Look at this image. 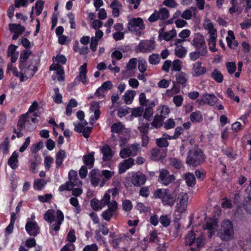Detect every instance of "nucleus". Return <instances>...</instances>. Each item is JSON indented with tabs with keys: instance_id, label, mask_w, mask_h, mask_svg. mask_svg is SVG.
<instances>
[{
	"instance_id": "11",
	"label": "nucleus",
	"mask_w": 251,
	"mask_h": 251,
	"mask_svg": "<svg viewBox=\"0 0 251 251\" xmlns=\"http://www.w3.org/2000/svg\"><path fill=\"white\" fill-rule=\"evenodd\" d=\"M178 202L176 204V208L180 213L184 212L187 207L188 196L184 192H181L178 196Z\"/></svg>"
},
{
	"instance_id": "50",
	"label": "nucleus",
	"mask_w": 251,
	"mask_h": 251,
	"mask_svg": "<svg viewBox=\"0 0 251 251\" xmlns=\"http://www.w3.org/2000/svg\"><path fill=\"white\" fill-rule=\"evenodd\" d=\"M50 70L56 71L57 74L58 75H62L64 73L62 67L60 66L58 63L51 65L50 67Z\"/></svg>"
},
{
	"instance_id": "62",
	"label": "nucleus",
	"mask_w": 251,
	"mask_h": 251,
	"mask_svg": "<svg viewBox=\"0 0 251 251\" xmlns=\"http://www.w3.org/2000/svg\"><path fill=\"white\" fill-rule=\"evenodd\" d=\"M43 147V143L42 142H39L37 144H35L32 145V146L31 147V152L33 153H36L39 150L42 149Z\"/></svg>"
},
{
	"instance_id": "53",
	"label": "nucleus",
	"mask_w": 251,
	"mask_h": 251,
	"mask_svg": "<svg viewBox=\"0 0 251 251\" xmlns=\"http://www.w3.org/2000/svg\"><path fill=\"white\" fill-rule=\"evenodd\" d=\"M182 62L179 60H175L173 61L172 70L173 71H180L181 70Z\"/></svg>"
},
{
	"instance_id": "36",
	"label": "nucleus",
	"mask_w": 251,
	"mask_h": 251,
	"mask_svg": "<svg viewBox=\"0 0 251 251\" xmlns=\"http://www.w3.org/2000/svg\"><path fill=\"white\" fill-rule=\"evenodd\" d=\"M185 179L187 185L193 187L196 184V178L193 174L188 173L185 174Z\"/></svg>"
},
{
	"instance_id": "33",
	"label": "nucleus",
	"mask_w": 251,
	"mask_h": 251,
	"mask_svg": "<svg viewBox=\"0 0 251 251\" xmlns=\"http://www.w3.org/2000/svg\"><path fill=\"white\" fill-rule=\"evenodd\" d=\"M207 53V50H197L195 51L192 52L190 53L189 56L191 60L195 61L199 59L200 56H204Z\"/></svg>"
},
{
	"instance_id": "10",
	"label": "nucleus",
	"mask_w": 251,
	"mask_h": 251,
	"mask_svg": "<svg viewBox=\"0 0 251 251\" xmlns=\"http://www.w3.org/2000/svg\"><path fill=\"white\" fill-rule=\"evenodd\" d=\"M155 48L154 42L152 40H142L136 47V51L146 52L151 51Z\"/></svg>"
},
{
	"instance_id": "20",
	"label": "nucleus",
	"mask_w": 251,
	"mask_h": 251,
	"mask_svg": "<svg viewBox=\"0 0 251 251\" xmlns=\"http://www.w3.org/2000/svg\"><path fill=\"white\" fill-rule=\"evenodd\" d=\"M101 152L103 154L102 160L103 161H108L111 159L113 156L111 149L107 145L103 146L100 149Z\"/></svg>"
},
{
	"instance_id": "30",
	"label": "nucleus",
	"mask_w": 251,
	"mask_h": 251,
	"mask_svg": "<svg viewBox=\"0 0 251 251\" xmlns=\"http://www.w3.org/2000/svg\"><path fill=\"white\" fill-rule=\"evenodd\" d=\"M176 82L181 84L183 86V87H185L186 86L185 84L188 80L187 75L183 72H181L178 73L176 75Z\"/></svg>"
},
{
	"instance_id": "2",
	"label": "nucleus",
	"mask_w": 251,
	"mask_h": 251,
	"mask_svg": "<svg viewBox=\"0 0 251 251\" xmlns=\"http://www.w3.org/2000/svg\"><path fill=\"white\" fill-rule=\"evenodd\" d=\"M38 60L36 57L31 58L30 62L26 64H20V81L23 82L24 78H31L33 76L38 65Z\"/></svg>"
},
{
	"instance_id": "44",
	"label": "nucleus",
	"mask_w": 251,
	"mask_h": 251,
	"mask_svg": "<svg viewBox=\"0 0 251 251\" xmlns=\"http://www.w3.org/2000/svg\"><path fill=\"white\" fill-rule=\"evenodd\" d=\"M31 51L30 50H24L21 54L20 57V64H26L27 63L26 61L29 55L31 54Z\"/></svg>"
},
{
	"instance_id": "41",
	"label": "nucleus",
	"mask_w": 251,
	"mask_h": 251,
	"mask_svg": "<svg viewBox=\"0 0 251 251\" xmlns=\"http://www.w3.org/2000/svg\"><path fill=\"white\" fill-rule=\"evenodd\" d=\"M167 134H164L165 137L160 138L156 140V143L157 145L160 148L167 147L169 145V143L167 141Z\"/></svg>"
},
{
	"instance_id": "46",
	"label": "nucleus",
	"mask_w": 251,
	"mask_h": 251,
	"mask_svg": "<svg viewBox=\"0 0 251 251\" xmlns=\"http://www.w3.org/2000/svg\"><path fill=\"white\" fill-rule=\"evenodd\" d=\"M212 78L217 82L221 83L223 80V75L217 69H215L211 74Z\"/></svg>"
},
{
	"instance_id": "7",
	"label": "nucleus",
	"mask_w": 251,
	"mask_h": 251,
	"mask_svg": "<svg viewBox=\"0 0 251 251\" xmlns=\"http://www.w3.org/2000/svg\"><path fill=\"white\" fill-rule=\"evenodd\" d=\"M108 209L104 211L101 216L103 219L109 221L113 216V213L116 211L118 208L117 202L114 200L108 201V203L106 204Z\"/></svg>"
},
{
	"instance_id": "58",
	"label": "nucleus",
	"mask_w": 251,
	"mask_h": 251,
	"mask_svg": "<svg viewBox=\"0 0 251 251\" xmlns=\"http://www.w3.org/2000/svg\"><path fill=\"white\" fill-rule=\"evenodd\" d=\"M204 27L206 29L208 30L210 35H212V34H217V30L214 28L213 25L211 23L204 25Z\"/></svg>"
},
{
	"instance_id": "35",
	"label": "nucleus",
	"mask_w": 251,
	"mask_h": 251,
	"mask_svg": "<svg viewBox=\"0 0 251 251\" xmlns=\"http://www.w3.org/2000/svg\"><path fill=\"white\" fill-rule=\"evenodd\" d=\"M135 94L136 92L134 90H130L125 93L123 97L126 104H129L131 103Z\"/></svg>"
},
{
	"instance_id": "19",
	"label": "nucleus",
	"mask_w": 251,
	"mask_h": 251,
	"mask_svg": "<svg viewBox=\"0 0 251 251\" xmlns=\"http://www.w3.org/2000/svg\"><path fill=\"white\" fill-rule=\"evenodd\" d=\"M69 181L68 182L72 185V187L79 186L82 184V182L77 177V173L74 170H71L69 173Z\"/></svg>"
},
{
	"instance_id": "38",
	"label": "nucleus",
	"mask_w": 251,
	"mask_h": 251,
	"mask_svg": "<svg viewBox=\"0 0 251 251\" xmlns=\"http://www.w3.org/2000/svg\"><path fill=\"white\" fill-rule=\"evenodd\" d=\"M216 38L217 34H212V35H210V38L208 41L209 49L213 52H215L217 50V49L215 48Z\"/></svg>"
},
{
	"instance_id": "34",
	"label": "nucleus",
	"mask_w": 251,
	"mask_h": 251,
	"mask_svg": "<svg viewBox=\"0 0 251 251\" xmlns=\"http://www.w3.org/2000/svg\"><path fill=\"white\" fill-rule=\"evenodd\" d=\"M190 120L194 123H200L202 121V116L201 111L192 112L190 116Z\"/></svg>"
},
{
	"instance_id": "4",
	"label": "nucleus",
	"mask_w": 251,
	"mask_h": 251,
	"mask_svg": "<svg viewBox=\"0 0 251 251\" xmlns=\"http://www.w3.org/2000/svg\"><path fill=\"white\" fill-rule=\"evenodd\" d=\"M234 235L233 225L229 220H224L221 224V228L218 236L223 241H229L232 239Z\"/></svg>"
},
{
	"instance_id": "16",
	"label": "nucleus",
	"mask_w": 251,
	"mask_h": 251,
	"mask_svg": "<svg viewBox=\"0 0 251 251\" xmlns=\"http://www.w3.org/2000/svg\"><path fill=\"white\" fill-rule=\"evenodd\" d=\"M217 98L214 95L205 94L203 96L201 99L198 100L197 101L200 105L207 103L210 105L213 106L217 102Z\"/></svg>"
},
{
	"instance_id": "22",
	"label": "nucleus",
	"mask_w": 251,
	"mask_h": 251,
	"mask_svg": "<svg viewBox=\"0 0 251 251\" xmlns=\"http://www.w3.org/2000/svg\"><path fill=\"white\" fill-rule=\"evenodd\" d=\"M87 63H84L79 69V75L77 78L79 80L84 84H87L88 82L87 76Z\"/></svg>"
},
{
	"instance_id": "63",
	"label": "nucleus",
	"mask_w": 251,
	"mask_h": 251,
	"mask_svg": "<svg viewBox=\"0 0 251 251\" xmlns=\"http://www.w3.org/2000/svg\"><path fill=\"white\" fill-rule=\"evenodd\" d=\"M122 206L125 211H128L131 209L132 205L129 200H124L122 203Z\"/></svg>"
},
{
	"instance_id": "13",
	"label": "nucleus",
	"mask_w": 251,
	"mask_h": 251,
	"mask_svg": "<svg viewBox=\"0 0 251 251\" xmlns=\"http://www.w3.org/2000/svg\"><path fill=\"white\" fill-rule=\"evenodd\" d=\"M169 13L168 10L165 8H160L158 11H155L149 18L151 22H154L158 19L164 20L169 18Z\"/></svg>"
},
{
	"instance_id": "59",
	"label": "nucleus",
	"mask_w": 251,
	"mask_h": 251,
	"mask_svg": "<svg viewBox=\"0 0 251 251\" xmlns=\"http://www.w3.org/2000/svg\"><path fill=\"white\" fill-rule=\"evenodd\" d=\"M123 128V125L121 123H115L111 126V129L112 132L118 133Z\"/></svg>"
},
{
	"instance_id": "24",
	"label": "nucleus",
	"mask_w": 251,
	"mask_h": 251,
	"mask_svg": "<svg viewBox=\"0 0 251 251\" xmlns=\"http://www.w3.org/2000/svg\"><path fill=\"white\" fill-rule=\"evenodd\" d=\"M134 160L132 158L125 160L123 162L120 164L119 174H121L126 172V170L130 168L134 164Z\"/></svg>"
},
{
	"instance_id": "42",
	"label": "nucleus",
	"mask_w": 251,
	"mask_h": 251,
	"mask_svg": "<svg viewBox=\"0 0 251 251\" xmlns=\"http://www.w3.org/2000/svg\"><path fill=\"white\" fill-rule=\"evenodd\" d=\"M187 50L182 46H177L175 49L176 55L179 57H183L186 54Z\"/></svg>"
},
{
	"instance_id": "6",
	"label": "nucleus",
	"mask_w": 251,
	"mask_h": 251,
	"mask_svg": "<svg viewBox=\"0 0 251 251\" xmlns=\"http://www.w3.org/2000/svg\"><path fill=\"white\" fill-rule=\"evenodd\" d=\"M175 179V176L174 175H170L167 170L162 169L160 170L158 180L162 185L167 186Z\"/></svg>"
},
{
	"instance_id": "5",
	"label": "nucleus",
	"mask_w": 251,
	"mask_h": 251,
	"mask_svg": "<svg viewBox=\"0 0 251 251\" xmlns=\"http://www.w3.org/2000/svg\"><path fill=\"white\" fill-rule=\"evenodd\" d=\"M28 113H26L22 115L19 119L17 124V129L19 131H22L25 129L27 131H32L35 128L34 125H31L29 122Z\"/></svg>"
},
{
	"instance_id": "37",
	"label": "nucleus",
	"mask_w": 251,
	"mask_h": 251,
	"mask_svg": "<svg viewBox=\"0 0 251 251\" xmlns=\"http://www.w3.org/2000/svg\"><path fill=\"white\" fill-rule=\"evenodd\" d=\"M83 159L85 164L88 166L89 168H92L93 167L94 162L93 152L89 153L88 155H84Z\"/></svg>"
},
{
	"instance_id": "57",
	"label": "nucleus",
	"mask_w": 251,
	"mask_h": 251,
	"mask_svg": "<svg viewBox=\"0 0 251 251\" xmlns=\"http://www.w3.org/2000/svg\"><path fill=\"white\" fill-rule=\"evenodd\" d=\"M53 99L54 101L57 103L62 102V96L59 93V89L58 88H56L54 89V95L53 96Z\"/></svg>"
},
{
	"instance_id": "18",
	"label": "nucleus",
	"mask_w": 251,
	"mask_h": 251,
	"mask_svg": "<svg viewBox=\"0 0 251 251\" xmlns=\"http://www.w3.org/2000/svg\"><path fill=\"white\" fill-rule=\"evenodd\" d=\"M146 181V177L144 174L141 172H137L134 174L131 178V182L136 186H140L143 185Z\"/></svg>"
},
{
	"instance_id": "32",
	"label": "nucleus",
	"mask_w": 251,
	"mask_h": 251,
	"mask_svg": "<svg viewBox=\"0 0 251 251\" xmlns=\"http://www.w3.org/2000/svg\"><path fill=\"white\" fill-rule=\"evenodd\" d=\"M9 28L10 30L14 33H17L19 34H22V33L25 31V28L24 26H22L21 25L15 24H11L9 25Z\"/></svg>"
},
{
	"instance_id": "43",
	"label": "nucleus",
	"mask_w": 251,
	"mask_h": 251,
	"mask_svg": "<svg viewBox=\"0 0 251 251\" xmlns=\"http://www.w3.org/2000/svg\"><path fill=\"white\" fill-rule=\"evenodd\" d=\"M114 172L109 171L108 170H104L102 172V174L105 177V178H103L101 179V183H100V186L102 187L105 181L111 178L112 176L114 175Z\"/></svg>"
},
{
	"instance_id": "9",
	"label": "nucleus",
	"mask_w": 251,
	"mask_h": 251,
	"mask_svg": "<svg viewBox=\"0 0 251 251\" xmlns=\"http://www.w3.org/2000/svg\"><path fill=\"white\" fill-rule=\"evenodd\" d=\"M191 44L196 50H207L204 38L200 33H198L194 35Z\"/></svg>"
},
{
	"instance_id": "56",
	"label": "nucleus",
	"mask_w": 251,
	"mask_h": 251,
	"mask_svg": "<svg viewBox=\"0 0 251 251\" xmlns=\"http://www.w3.org/2000/svg\"><path fill=\"white\" fill-rule=\"evenodd\" d=\"M160 222L164 227H167L170 224V220L167 215H162L160 217Z\"/></svg>"
},
{
	"instance_id": "40",
	"label": "nucleus",
	"mask_w": 251,
	"mask_h": 251,
	"mask_svg": "<svg viewBox=\"0 0 251 251\" xmlns=\"http://www.w3.org/2000/svg\"><path fill=\"white\" fill-rule=\"evenodd\" d=\"M44 219L47 222L51 224L54 221V211L49 210L44 215Z\"/></svg>"
},
{
	"instance_id": "61",
	"label": "nucleus",
	"mask_w": 251,
	"mask_h": 251,
	"mask_svg": "<svg viewBox=\"0 0 251 251\" xmlns=\"http://www.w3.org/2000/svg\"><path fill=\"white\" fill-rule=\"evenodd\" d=\"M152 107L151 106H149L145 109V113L144 114V118L149 121L150 120V118L152 116Z\"/></svg>"
},
{
	"instance_id": "29",
	"label": "nucleus",
	"mask_w": 251,
	"mask_h": 251,
	"mask_svg": "<svg viewBox=\"0 0 251 251\" xmlns=\"http://www.w3.org/2000/svg\"><path fill=\"white\" fill-rule=\"evenodd\" d=\"M90 174L91 176V182L93 186H96L100 182H101V176L97 174L95 170L91 171Z\"/></svg>"
},
{
	"instance_id": "1",
	"label": "nucleus",
	"mask_w": 251,
	"mask_h": 251,
	"mask_svg": "<svg viewBox=\"0 0 251 251\" xmlns=\"http://www.w3.org/2000/svg\"><path fill=\"white\" fill-rule=\"evenodd\" d=\"M177 190V188L172 192L167 189H157L154 196L156 199H160L164 205L172 207L176 201Z\"/></svg>"
},
{
	"instance_id": "31",
	"label": "nucleus",
	"mask_w": 251,
	"mask_h": 251,
	"mask_svg": "<svg viewBox=\"0 0 251 251\" xmlns=\"http://www.w3.org/2000/svg\"><path fill=\"white\" fill-rule=\"evenodd\" d=\"M18 153L14 152L8 160V164L12 169H15L18 167Z\"/></svg>"
},
{
	"instance_id": "54",
	"label": "nucleus",
	"mask_w": 251,
	"mask_h": 251,
	"mask_svg": "<svg viewBox=\"0 0 251 251\" xmlns=\"http://www.w3.org/2000/svg\"><path fill=\"white\" fill-rule=\"evenodd\" d=\"M88 124L86 121H82L81 123L76 124L74 123L75 130L77 132L81 133L84 128V127Z\"/></svg>"
},
{
	"instance_id": "26",
	"label": "nucleus",
	"mask_w": 251,
	"mask_h": 251,
	"mask_svg": "<svg viewBox=\"0 0 251 251\" xmlns=\"http://www.w3.org/2000/svg\"><path fill=\"white\" fill-rule=\"evenodd\" d=\"M217 227V224L213 220H210L209 222H207L205 227H204V229H206L208 231V237L211 238L212 235L215 232L216 229Z\"/></svg>"
},
{
	"instance_id": "3",
	"label": "nucleus",
	"mask_w": 251,
	"mask_h": 251,
	"mask_svg": "<svg viewBox=\"0 0 251 251\" xmlns=\"http://www.w3.org/2000/svg\"><path fill=\"white\" fill-rule=\"evenodd\" d=\"M204 156L203 152L199 149H194L189 151L186 163L193 166H197L203 162Z\"/></svg>"
},
{
	"instance_id": "60",
	"label": "nucleus",
	"mask_w": 251,
	"mask_h": 251,
	"mask_svg": "<svg viewBox=\"0 0 251 251\" xmlns=\"http://www.w3.org/2000/svg\"><path fill=\"white\" fill-rule=\"evenodd\" d=\"M227 33L228 36L226 38L227 45L229 47L232 48V40L235 39V36L233 31L231 30H229Z\"/></svg>"
},
{
	"instance_id": "17",
	"label": "nucleus",
	"mask_w": 251,
	"mask_h": 251,
	"mask_svg": "<svg viewBox=\"0 0 251 251\" xmlns=\"http://www.w3.org/2000/svg\"><path fill=\"white\" fill-rule=\"evenodd\" d=\"M27 232L33 236H36L39 233V226L35 222H28L25 225Z\"/></svg>"
},
{
	"instance_id": "55",
	"label": "nucleus",
	"mask_w": 251,
	"mask_h": 251,
	"mask_svg": "<svg viewBox=\"0 0 251 251\" xmlns=\"http://www.w3.org/2000/svg\"><path fill=\"white\" fill-rule=\"evenodd\" d=\"M183 132L181 127H177L175 129V134L173 136L167 135L168 139H176Z\"/></svg>"
},
{
	"instance_id": "47",
	"label": "nucleus",
	"mask_w": 251,
	"mask_h": 251,
	"mask_svg": "<svg viewBox=\"0 0 251 251\" xmlns=\"http://www.w3.org/2000/svg\"><path fill=\"white\" fill-rule=\"evenodd\" d=\"M65 157V152L63 150L59 151L56 154V164L57 167L60 166L62 163L63 159Z\"/></svg>"
},
{
	"instance_id": "28",
	"label": "nucleus",
	"mask_w": 251,
	"mask_h": 251,
	"mask_svg": "<svg viewBox=\"0 0 251 251\" xmlns=\"http://www.w3.org/2000/svg\"><path fill=\"white\" fill-rule=\"evenodd\" d=\"M17 48L16 46L11 44L8 48L7 55L11 56V60L12 63L15 62L18 58V53L16 52Z\"/></svg>"
},
{
	"instance_id": "52",
	"label": "nucleus",
	"mask_w": 251,
	"mask_h": 251,
	"mask_svg": "<svg viewBox=\"0 0 251 251\" xmlns=\"http://www.w3.org/2000/svg\"><path fill=\"white\" fill-rule=\"evenodd\" d=\"M44 2L42 0H38L35 6L36 10V14L37 15H39L43 9Z\"/></svg>"
},
{
	"instance_id": "14",
	"label": "nucleus",
	"mask_w": 251,
	"mask_h": 251,
	"mask_svg": "<svg viewBox=\"0 0 251 251\" xmlns=\"http://www.w3.org/2000/svg\"><path fill=\"white\" fill-rule=\"evenodd\" d=\"M137 63V59L133 58L129 60L125 69L122 71V74L126 77L131 76L134 75L133 70L135 69Z\"/></svg>"
},
{
	"instance_id": "39",
	"label": "nucleus",
	"mask_w": 251,
	"mask_h": 251,
	"mask_svg": "<svg viewBox=\"0 0 251 251\" xmlns=\"http://www.w3.org/2000/svg\"><path fill=\"white\" fill-rule=\"evenodd\" d=\"M164 119V116L163 115H156L151 123V125L155 128L160 127L162 125Z\"/></svg>"
},
{
	"instance_id": "48",
	"label": "nucleus",
	"mask_w": 251,
	"mask_h": 251,
	"mask_svg": "<svg viewBox=\"0 0 251 251\" xmlns=\"http://www.w3.org/2000/svg\"><path fill=\"white\" fill-rule=\"evenodd\" d=\"M169 163L172 166L176 169H180L182 166L181 161L176 158H170L169 159Z\"/></svg>"
},
{
	"instance_id": "64",
	"label": "nucleus",
	"mask_w": 251,
	"mask_h": 251,
	"mask_svg": "<svg viewBox=\"0 0 251 251\" xmlns=\"http://www.w3.org/2000/svg\"><path fill=\"white\" fill-rule=\"evenodd\" d=\"M228 72L232 74L235 71L236 65L235 62H227L226 64Z\"/></svg>"
},
{
	"instance_id": "45",
	"label": "nucleus",
	"mask_w": 251,
	"mask_h": 251,
	"mask_svg": "<svg viewBox=\"0 0 251 251\" xmlns=\"http://www.w3.org/2000/svg\"><path fill=\"white\" fill-rule=\"evenodd\" d=\"M195 239L196 237L193 231H191L186 236L185 243L186 245L192 246L195 244Z\"/></svg>"
},
{
	"instance_id": "15",
	"label": "nucleus",
	"mask_w": 251,
	"mask_h": 251,
	"mask_svg": "<svg viewBox=\"0 0 251 251\" xmlns=\"http://www.w3.org/2000/svg\"><path fill=\"white\" fill-rule=\"evenodd\" d=\"M176 35V31L175 29L167 32H165L164 27L159 30L158 38L160 40L162 39L165 41H170Z\"/></svg>"
},
{
	"instance_id": "25",
	"label": "nucleus",
	"mask_w": 251,
	"mask_h": 251,
	"mask_svg": "<svg viewBox=\"0 0 251 251\" xmlns=\"http://www.w3.org/2000/svg\"><path fill=\"white\" fill-rule=\"evenodd\" d=\"M206 71V68L202 66V63L201 62H197L194 64L193 72L194 76H198L202 75L205 73Z\"/></svg>"
},
{
	"instance_id": "51",
	"label": "nucleus",
	"mask_w": 251,
	"mask_h": 251,
	"mask_svg": "<svg viewBox=\"0 0 251 251\" xmlns=\"http://www.w3.org/2000/svg\"><path fill=\"white\" fill-rule=\"evenodd\" d=\"M46 184V181L44 179H37L35 180L34 187L35 189L41 190Z\"/></svg>"
},
{
	"instance_id": "21",
	"label": "nucleus",
	"mask_w": 251,
	"mask_h": 251,
	"mask_svg": "<svg viewBox=\"0 0 251 251\" xmlns=\"http://www.w3.org/2000/svg\"><path fill=\"white\" fill-rule=\"evenodd\" d=\"M113 85L110 81L104 82L96 91L95 95L98 97H104V93L112 88Z\"/></svg>"
},
{
	"instance_id": "8",
	"label": "nucleus",
	"mask_w": 251,
	"mask_h": 251,
	"mask_svg": "<svg viewBox=\"0 0 251 251\" xmlns=\"http://www.w3.org/2000/svg\"><path fill=\"white\" fill-rule=\"evenodd\" d=\"M110 200V196L108 193H106L104 195L100 202L96 198L93 199L90 202L91 207L95 211L100 210L108 203V201Z\"/></svg>"
},
{
	"instance_id": "12",
	"label": "nucleus",
	"mask_w": 251,
	"mask_h": 251,
	"mask_svg": "<svg viewBox=\"0 0 251 251\" xmlns=\"http://www.w3.org/2000/svg\"><path fill=\"white\" fill-rule=\"evenodd\" d=\"M127 28L131 32L136 31L137 29H144L145 25L143 20L140 18H134L129 19Z\"/></svg>"
},
{
	"instance_id": "23",
	"label": "nucleus",
	"mask_w": 251,
	"mask_h": 251,
	"mask_svg": "<svg viewBox=\"0 0 251 251\" xmlns=\"http://www.w3.org/2000/svg\"><path fill=\"white\" fill-rule=\"evenodd\" d=\"M56 216L55 223L51 225V226L52 227V229L55 232H57L59 230L60 226L62 221L64 220V215L62 211L57 210L56 213Z\"/></svg>"
},
{
	"instance_id": "27",
	"label": "nucleus",
	"mask_w": 251,
	"mask_h": 251,
	"mask_svg": "<svg viewBox=\"0 0 251 251\" xmlns=\"http://www.w3.org/2000/svg\"><path fill=\"white\" fill-rule=\"evenodd\" d=\"M112 9V14L114 17H118L120 14V10L122 7V4L117 0H114L110 5Z\"/></svg>"
},
{
	"instance_id": "49",
	"label": "nucleus",
	"mask_w": 251,
	"mask_h": 251,
	"mask_svg": "<svg viewBox=\"0 0 251 251\" xmlns=\"http://www.w3.org/2000/svg\"><path fill=\"white\" fill-rule=\"evenodd\" d=\"M120 156L122 158H125L130 156H133L131 149L128 147L124 148L120 151Z\"/></svg>"
}]
</instances>
